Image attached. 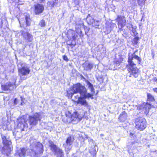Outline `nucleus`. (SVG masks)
<instances>
[{
    "label": "nucleus",
    "mask_w": 157,
    "mask_h": 157,
    "mask_svg": "<svg viewBox=\"0 0 157 157\" xmlns=\"http://www.w3.org/2000/svg\"><path fill=\"white\" fill-rule=\"evenodd\" d=\"M137 60L139 63L140 64L141 61V59L137 55L135 54V52H134L131 55L129 54L128 55V64L126 65V67L127 70L129 73H130V75L133 76L134 77L136 78L138 77L140 73V71L136 67V64L134 63L132 60L133 59Z\"/></svg>",
    "instance_id": "1"
},
{
    "label": "nucleus",
    "mask_w": 157,
    "mask_h": 157,
    "mask_svg": "<svg viewBox=\"0 0 157 157\" xmlns=\"http://www.w3.org/2000/svg\"><path fill=\"white\" fill-rule=\"evenodd\" d=\"M65 115V117L63 119V121L67 124H76L84 117V116H81L77 111H74L72 114L70 111H68Z\"/></svg>",
    "instance_id": "2"
},
{
    "label": "nucleus",
    "mask_w": 157,
    "mask_h": 157,
    "mask_svg": "<svg viewBox=\"0 0 157 157\" xmlns=\"http://www.w3.org/2000/svg\"><path fill=\"white\" fill-rule=\"evenodd\" d=\"M87 92V90L85 86L78 83L73 85L70 90L67 91L66 96L68 98H71L74 94L79 93L82 95L83 94L86 93Z\"/></svg>",
    "instance_id": "3"
},
{
    "label": "nucleus",
    "mask_w": 157,
    "mask_h": 157,
    "mask_svg": "<svg viewBox=\"0 0 157 157\" xmlns=\"http://www.w3.org/2000/svg\"><path fill=\"white\" fill-rule=\"evenodd\" d=\"M2 139L4 145L1 149L2 153L8 156L11 154V151L12 150V147L10 146L11 142L7 140L5 136H2Z\"/></svg>",
    "instance_id": "4"
},
{
    "label": "nucleus",
    "mask_w": 157,
    "mask_h": 157,
    "mask_svg": "<svg viewBox=\"0 0 157 157\" xmlns=\"http://www.w3.org/2000/svg\"><path fill=\"white\" fill-rule=\"evenodd\" d=\"M83 96H80L78 98V99L77 101L73 100L74 102L78 104H79L81 106H83L85 107H87L89 105L88 102L86 100V98L89 99L90 98L91 99H94L93 95L91 94L90 93H86L82 95Z\"/></svg>",
    "instance_id": "5"
},
{
    "label": "nucleus",
    "mask_w": 157,
    "mask_h": 157,
    "mask_svg": "<svg viewBox=\"0 0 157 157\" xmlns=\"http://www.w3.org/2000/svg\"><path fill=\"white\" fill-rule=\"evenodd\" d=\"M135 128L137 130L143 131L147 126V123L146 119L143 117H139L135 119Z\"/></svg>",
    "instance_id": "6"
},
{
    "label": "nucleus",
    "mask_w": 157,
    "mask_h": 157,
    "mask_svg": "<svg viewBox=\"0 0 157 157\" xmlns=\"http://www.w3.org/2000/svg\"><path fill=\"white\" fill-rule=\"evenodd\" d=\"M23 17L18 19L20 27L24 28L25 26H29L32 21L30 14L25 13H23Z\"/></svg>",
    "instance_id": "7"
},
{
    "label": "nucleus",
    "mask_w": 157,
    "mask_h": 157,
    "mask_svg": "<svg viewBox=\"0 0 157 157\" xmlns=\"http://www.w3.org/2000/svg\"><path fill=\"white\" fill-rule=\"evenodd\" d=\"M40 115L39 113H36L33 116H29L28 117V122L31 126L36 125L38 121H40Z\"/></svg>",
    "instance_id": "8"
},
{
    "label": "nucleus",
    "mask_w": 157,
    "mask_h": 157,
    "mask_svg": "<svg viewBox=\"0 0 157 157\" xmlns=\"http://www.w3.org/2000/svg\"><path fill=\"white\" fill-rule=\"evenodd\" d=\"M19 120L17 125V127L18 128L20 129L21 131H23L25 128L28 127L27 117L25 115H23L20 117Z\"/></svg>",
    "instance_id": "9"
},
{
    "label": "nucleus",
    "mask_w": 157,
    "mask_h": 157,
    "mask_svg": "<svg viewBox=\"0 0 157 157\" xmlns=\"http://www.w3.org/2000/svg\"><path fill=\"white\" fill-rule=\"evenodd\" d=\"M49 147L51 151H53L55 154L60 155V157H63L64 156L63 152L62 150L54 144L53 142L49 141Z\"/></svg>",
    "instance_id": "10"
},
{
    "label": "nucleus",
    "mask_w": 157,
    "mask_h": 157,
    "mask_svg": "<svg viewBox=\"0 0 157 157\" xmlns=\"http://www.w3.org/2000/svg\"><path fill=\"white\" fill-rule=\"evenodd\" d=\"M33 10L34 14L35 15H39L43 12L44 10V7L42 4L37 3L33 5Z\"/></svg>",
    "instance_id": "11"
},
{
    "label": "nucleus",
    "mask_w": 157,
    "mask_h": 157,
    "mask_svg": "<svg viewBox=\"0 0 157 157\" xmlns=\"http://www.w3.org/2000/svg\"><path fill=\"white\" fill-rule=\"evenodd\" d=\"M16 86L15 83L8 82L1 85V89L2 90L11 91L15 89Z\"/></svg>",
    "instance_id": "12"
},
{
    "label": "nucleus",
    "mask_w": 157,
    "mask_h": 157,
    "mask_svg": "<svg viewBox=\"0 0 157 157\" xmlns=\"http://www.w3.org/2000/svg\"><path fill=\"white\" fill-rule=\"evenodd\" d=\"M116 20L117 22L118 26L120 29H122L126 25V20L124 16L118 15Z\"/></svg>",
    "instance_id": "13"
},
{
    "label": "nucleus",
    "mask_w": 157,
    "mask_h": 157,
    "mask_svg": "<svg viewBox=\"0 0 157 157\" xmlns=\"http://www.w3.org/2000/svg\"><path fill=\"white\" fill-rule=\"evenodd\" d=\"M137 108L139 110H143L144 113L147 115L148 113L149 109L151 108V104L147 102L138 105L137 106Z\"/></svg>",
    "instance_id": "14"
},
{
    "label": "nucleus",
    "mask_w": 157,
    "mask_h": 157,
    "mask_svg": "<svg viewBox=\"0 0 157 157\" xmlns=\"http://www.w3.org/2000/svg\"><path fill=\"white\" fill-rule=\"evenodd\" d=\"M30 71L29 68L27 67L23 66L18 69L19 75L21 76L28 75Z\"/></svg>",
    "instance_id": "15"
},
{
    "label": "nucleus",
    "mask_w": 157,
    "mask_h": 157,
    "mask_svg": "<svg viewBox=\"0 0 157 157\" xmlns=\"http://www.w3.org/2000/svg\"><path fill=\"white\" fill-rule=\"evenodd\" d=\"M21 34L29 42H31L33 40L32 35L28 32H25L23 30L22 31Z\"/></svg>",
    "instance_id": "16"
},
{
    "label": "nucleus",
    "mask_w": 157,
    "mask_h": 157,
    "mask_svg": "<svg viewBox=\"0 0 157 157\" xmlns=\"http://www.w3.org/2000/svg\"><path fill=\"white\" fill-rule=\"evenodd\" d=\"M127 115L125 111H122L120 114L118 119L120 122L124 121L127 120Z\"/></svg>",
    "instance_id": "17"
},
{
    "label": "nucleus",
    "mask_w": 157,
    "mask_h": 157,
    "mask_svg": "<svg viewBox=\"0 0 157 157\" xmlns=\"http://www.w3.org/2000/svg\"><path fill=\"white\" fill-rule=\"evenodd\" d=\"M75 140L74 137L73 136H69L66 139V144L67 146L72 145Z\"/></svg>",
    "instance_id": "18"
},
{
    "label": "nucleus",
    "mask_w": 157,
    "mask_h": 157,
    "mask_svg": "<svg viewBox=\"0 0 157 157\" xmlns=\"http://www.w3.org/2000/svg\"><path fill=\"white\" fill-rule=\"evenodd\" d=\"M69 32L72 36V40L75 41L78 36L77 32L75 31L72 29L70 30Z\"/></svg>",
    "instance_id": "19"
},
{
    "label": "nucleus",
    "mask_w": 157,
    "mask_h": 157,
    "mask_svg": "<svg viewBox=\"0 0 157 157\" xmlns=\"http://www.w3.org/2000/svg\"><path fill=\"white\" fill-rule=\"evenodd\" d=\"M123 58L121 56L118 59L115 60L113 63L114 64L119 66L123 62Z\"/></svg>",
    "instance_id": "20"
},
{
    "label": "nucleus",
    "mask_w": 157,
    "mask_h": 157,
    "mask_svg": "<svg viewBox=\"0 0 157 157\" xmlns=\"http://www.w3.org/2000/svg\"><path fill=\"white\" fill-rule=\"evenodd\" d=\"M93 65L91 63H88L85 64L83 66L84 70L86 71L91 70L93 67Z\"/></svg>",
    "instance_id": "21"
},
{
    "label": "nucleus",
    "mask_w": 157,
    "mask_h": 157,
    "mask_svg": "<svg viewBox=\"0 0 157 157\" xmlns=\"http://www.w3.org/2000/svg\"><path fill=\"white\" fill-rule=\"evenodd\" d=\"M147 101L149 102H153L155 100L154 97L149 93L147 94Z\"/></svg>",
    "instance_id": "22"
},
{
    "label": "nucleus",
    "mask_w": 157,
    "mask_h": 157,
    "mask_svg": "<svg viewBox=\"0 0 157 157\" xmlns=\"http://www.w3.org/2000/svg\"><path fill=\"white\" fill-rule=\"evenodd\" d=\"M20 152H18V155L21 157L22 156L25 155L26 154V150L25 148L22 147L20 148Z\"/></svg>",
    "instance_id": "23"
},
{
    "label": "nucleus",
    "mask_w": 157,
    "mask_h": 157,
    "mask_svg": "<svg viewBox=\"0 0 157 157\" xmlns=\"http://www.w3.org/2000/svg\"><path fill=\"white\" fill-rule=\"evenodd\" d=\"M48 3L49 6L51 8H52L55 6H56L58 4V2H52L51 1H48Z\"/></svg>",
    "instance_id": "24"
},
{
    "label": "nucleus",
    "mask_w": 157,
    "mask_h": 157,
    "mask_svg": "<svg viewBox=\"0 0 157 157\" xmlns=\"http://www.w3.org/2000/svg\"><path fill=\"white\" fill-rule=\"evenodd\" d=\"M152 57L153 59L157 56V48L151 51Z\"/></svg>",
    "instance_id": "25"
},
{
    "label": "nucleus",
    "mask_w": 157,
    "mask_h": 157,
    "mask_svg": "<svg viewBox=\"0 0 157 157\" xmlns=\"http://www.w3.org/2000/svg\"><path fill=\"white\" fill-rule=\"evenodd\" d=\"M99 21H96L94 22L91 25L92 26L95 28H98L99 25Z\"/></svg>",
    "instance_id": "26"
},
{
    "label": "nucleus",
    "mask_w": 157,
    "mask_h": 157,
    "mask_svg": "<svg viewBox=\"0 0 157 157\" xmlns=\"http://www.w3.org/2000/svg\"><path fill=\"white\" fill-rule=\"evenodd\" d=\"M95 20L92 17H90L86 19V22L89 25H91Z\"/></svg>",
    "instance_id": "27"
},
{
    "label": "nucleus",
    "mask_w": 157,
    "mask_h": 157,
    "mask_svg": "<svg viewBox=\"0 0 157 157\" xmlns=\"http://www.w3.org/2000/svg\"><path fill=\"white\" fill-rule=\"evenodd\" d=\"M146 0H137V2L140 6H142L145 4Z\"/></svg>",
    "instance_id": "28"
},
{
    "label": "nucleus",
    "mask_w": 157,
    "mask_h": 157,
    "mask_svg": "<svg viewBox=\"0 0 157 157\" xmlns=\"http://www.w3.org/2000/svg\"><path fill=\"white\" fill-rule=\"evenodd\" d=\"M39 25L41 27H44L46 26V23L44 20H41L40 22Z\"/></svg>",
    "instance_id": "29"
},
{
    "label": "nucleus",
    "mask_w": 157,
    "mask_h": 157,
    "mask_svg": "<svg viewBox=\"0 0 157 157\" xmlns=\"http://www.w3.org/2000/svg\"><path fill=\"white\" fill-rule=\"evenodd\" d=\"M130 136L131 138L134 139L136 138V135L134 133L131 132L130 133Z\"/></svg>",
    "instance_id": "30"
},
{
    "label": "nucleus",
    "mask_w": 157,
    "mask_h": 157,
    "mask_svg": "<svg viewBox=\"0 0 157 157\" xmlns=\"http://www.w3.org/2000/svg\"><path fill=\"white\" fill-rule=\"evenodd\" d=\"M86 82L88 86V87L90 88L93 87V85L88 81L86 80Z\"/></svg>",
    "instance_id": "31"
},
{
    "label": "nucleus",
    "mask_w": 157,
    "mask_h": 157,
    "mask_svg": "<svg viewBox=\"0 0 157 157\" xmlns=\"http://www.w3.org/2000/svg\"><path fill=\"white\" fill-rule=\"evenodd\" d=\"M63 59L66 61L68 62V59L67 57L65 55H64L63 56Z\"/></svg>",
    "instance_id": "32"
},
{
    "label": "nucleus",
    "mask_w": 157,
    "mask_h": 157,
    "mask_svg": "<svg viewBox=\"0 0 157 157\" xmlns=\"http://www.w3.org/2000/svg\"><path fill=\"white\" fill-rule=\"evenodd\" d=\"M90 92H91V93H90L91 94H92L93 95H94V94H95V92L94 91V88L93 87L90 88Z\"/></svg>",
    "instance_id": "33"
},
{
    "label": "nucleus",
    "mask_w": 157,
    "mask_h": 157,
    "mask_svg": "<svg viewBox=\"0 0 157 157\" xmlns=\"http://www.w3.org/2000/svg\"><path fill=\"white\" fill-rule=\"evenodd\" d=\"M69 45L70 46H71L72 48H73V47L75 46L76 45V43H75L74 44H73L72 43H71L70 44H69Z\"/></svg>",
    "instance_id": "34"
},
{
    "label": "nucleus",
    "mask_w": 157,
    "mask_h": 157,
    "mask_svg": "<svg viewBox=\"0 0 157 157\" xmlns=\"http://www.w3.org/2000/svg\"><path fill=\"white\" fill-rule=\"evenodd\" d=\"M152 80L153 81L155 82H157V78L156 77H154L153 79Z\"/></svg>",
    "instance_id": "35"
},
{
    "label": "nucleus",
    "mask_w": 157,
    "mask_h": 157,
    "mask_svg": "<svg viewBox=\"0 0 157 157\" xmlns=\"http://www.w3.org/2000/svg\"><path fill=\"white\" fill-rule=\"evenodd\" d=\"M153 90L154 92L157 93V87L153 88Z\"/></svg>",
    "instance_id": "36"
},
{
    "label": "nucleus",
    "mask_w": 157,
    "mask_h": 157,
    "mask_svg": "<svg viewBox=\"0 0 157 157\" xmlns=\"http://www.w3.org/2000/svg\"><path fill=\"white\" fill-rule=\"evenodd\" d=\"M17 102V99L16 98H15L14 100V103L15 104H16Z\"/></svg>",
    "instance_id": "37"
},
{
    "label": "nucleus",
    "mask_w": 157,
    "mask_h": 157,
    "mask_svg": "<svg viewBox=\"0 0 157 157\" xmlns=\"http://www.w3.org/2000/svg\"><path fill=\"white\" fill-rule=\"evenodd\" d=\"M90 17H91L90 14H88L86 17V19H87L89 18Z\"/></svg>",
    "instance_id": "38"
},
{
    "label": "nucleus",
    "mask_w": 157,
    "mask_h": 157,
    "mask_svg": "<svg viewBox=\"0 0 157 157\" xmlns=\"http://www.w3.org/2000/svg\"><path fill=\"white\" fill-rule=\"evenodd\" d=\"M137 143L136 141H134L132 142H131V144L132 145H133V144L136 143Z\"/></svg>",
    "instance_id": "39"
},
{
    "label": "nucleus",
    "mask_w": 157,
    "mask_h": 157,
    "mask_svg": "<svg viewBox=\"0 0 157 157\" xmlns=\"http://www.w3.org/2000/svg\"><path fill=\"white\" fill-rule=\"evenodd\" d=\"M79 97H78V95H77L76 96H75V99H77V100L78 99V98Z\"/></svg>",
    "instance_id": "40"
},
{
    "label": "nucleus",
    "mask_w": 157,
    "mask_h": 157,
    "mask_svg": "<svg viewBox=\"0 0 157 157\" xmlns=\"http://www.w3.org/2000/svg\"><path fill=\"white\" fill-rule=\"evenodd\" d=\"M45 1V0H39V1L41 3Z\"/></svg>",
    "instance_id": "41"
},
{
    "label": "nucleus",
    "mask_w": 157,
    "mask_h": 157,
    "mask_svg": "<svg viewBox=\"0 0 157 157\" xmlns=\"http://www.w3.org/2000/svg\"><path fill=\"white\" fill-rule=\"evenodd\" d=\"M77 4H76V5H78L79 4V1H77Z\"/></svg>",
    "instance_id": "42"
},
{
    "label": "nucleus",
    "mask_w": 157,
    "mask_h": 157,
    "mask_svg": "<svg viewBox=\"0 0 157 157\" xmlns=\"http://www.w3.org/2000/svg\"><path fill=\"white\" fill-rule=\"evenodd\" d=\"M58 0H54V2H58Z\"/></svg>",
    "instance_id": "43"
},
{
    "label": "nucleus",
    "mask_w": 157,
    "mask_h": 157,
    "mask_svg": "<svg viewBox=\"0 0 157 157\" xmlns=\"http://www.w3.org/2000/svg\"><path fill=\"white\" fill-rule=\"evenodd\" d=\"M131 26L132 27V24H131Z\"/></svg>",
    "instance_id": "44"
},
{
    "label": "nucleus",
    "mask_w": 157,
    "mask_h": 157,
    "mask_svg": "<svg viewBox=\"0 0 157 157\" xmlns=\"http://www.w3.org/2000/svg\"><path fill=\"white\" fill-rule=\"evenodd\" d=\"M74 2L75 3V1H74Z\"/></svg>",
    "instance_id": "45"
}]
</instances>
